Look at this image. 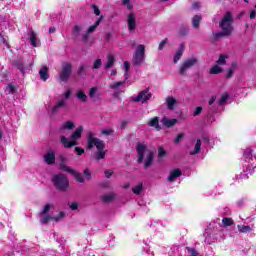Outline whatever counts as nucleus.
I'll list each match as a JSON object with an SVG mask.
<instances>
[{
  "label": "nucleus",
  "instance_id": "nucleus-1",
  "mask_svg": "<svg viewBox=\"0 0 256 256\" xmlns=\"http://www.w3.org/2000/svg\"><path fill=\"white\" fill-rule=\"evenodd\" d=\"M87 143H88V149H93V147H96L97 152L95 154L96 161H101V159H105V155L107 154V151H105V142L97 137H95V134L91 131L87 133Z\"/></svg>",
  "mask_w": 256,
  "mask_h": 256
},
{
  "label": "nucleus",
  "instance_id": "nucleus-2",
  "mask_svg": "<svg viewBox=\"0 0 256 256\" xmlns=\"http://www.w3.org/2000/svg\"><path fill=\"white\" fill-rule=\"evenodd\" d=\"M244 161L246 169L240 174V178L249 179L247 174L253 173V169H256V155L253 156V149L247 148L244 151Z\"/></svg>",
  "mask_w": 256,
  "mask_h": 256
},
{
  "label": "nucleus",
  "instance_id": "nucleus-3",
  "mask_svg": "<svg viewBox=\"0 0 256 256\" xmlns=\"http://www.w3.org/2000/svg\"><path fill=\"white\" fill-rule=\"evenodd\" d=\"M136 151L138 153V163H143V159H145V153H147L146 160L144 162V169H149L153 163V152L149 151V149H147V145L145 144H138Z\"/></svg>",
  "mask_w": 256,
  "mask_h": 256
},
{
  "label": "nucleus",
  "instance_id": "nucleus-4",
  "mask_svg": "<svg viewBox=\"0 0 256 256\" xmlns=\"http://www.w3.org/2000/svg\"><path fill=\"white\" fill-rule=\"evenodd\" d=\"M82 133H83V126H79L70 136V139L65 136H61L60 141L66 149H70V147H75L77 145V141H79Z\"/></svg>",
  "mask_w": 256,
  "mask_h": 256
},
{
  "label": "nucleus",
  "instance_id": "nucleus-5",
  "mask_svg": "<svg viewBox=\"0 0 256 256\" xmlns=\"http://www.w3.org/2000/svg\"><path fill=\"white\" fill-rule=\"evenodd\" d=\"M233 14L231 12H226L225 15L222 17L219 27L224 31V33H233Z\"/></svg>",
  "mask_w": 256,
  "mask_h": 256
},
{
  "label": "nucleus",
  "instance_id": "nucleus-6",
  "mask_svg": "<svg viewBox=\"0 0 256 256\" xmlns=\"http://www.w3.org/2000/svg\"><path fill=\"white\" fill-rule=\"evenodd\" d=\"M54 186L59 191H66L69 189V178L65 174H56L52 178Z\"/></svg>",
  "mask_w": 256,
  "mask_h": 256
},
{
  "label": "nucleus",
  "instance_id": "nucleus-7",
  "mask_svg": "<svg viewBox=\"0 0 256 256\" xmlns=\"http://www.w3.org/2000/svg\"><path fill=\"white\" fill-rule=\"evenodd\" d=\"M145 63V45L139 44L132 58V65L141 67V64Z\"/></svg>",
  "mask_w": 256,
  "mask_h": 256
},
{
  "label": "nucleus",
  "instance_id": "nucleus-8",
  "mask_svg": "<svg viewBox=\"0 0 256 256\" xmlns=\"http://www.w3.org/2000/svg\"><path fill=\"white\" fill-rule=\"evenodd\" d=\"M195 65H197V58L195 57L184 60L179 67L180 75H187V70L191 69V67H195Z\"/></svg>",
  "mask_w": 256,
  "mask_h": 256
},
{
  "label": "nucleus",
  "instance_id": "nucleus-9",
  "mask_svg": "<svg viewBox=\"0 0 256 256\" xmlns=\"http://www.w3.org/2000/svg\"><path fill=\"white\" fill-rule=\"evenodd\" d=\"M71 71H72L71 63L64 62L62 64V70L59 73L60 80L63 81L64 83H67V81H69V78L71 77Z\"/></svg>",
  "mask_w": 256,
  "mask_h": 256
},
{
  "label": "nucleus",
  "instance_id": "nucleus-10",
  "mask_svg": "<svg viewBox=\"0 0 256 256\" xmlns=\"http://www.w3.org/2000/svg\"><path fill=\"white\" fill-rule=\"evenodd\" d=\"M149 99H151V93H149V90L141 91L137 96L132 97V101H134V103H147Z\"/></svg>",
  "mask_w": 256,
  "mask_h": 256
},
{
  "label": "nucleus",
  "instance_id": "nucleus-11",
  "mask_svg": "<svg viewBox=\"0 0 256 256\" xmlns=\"http://www.w3.org/2000/svg\"><path fill=\"white\" fill-rule=\"evenodd\" d=\"M65 217V213L60 212L58 216H51L48 214H40V223L43 225L49 223V221H59Z\"/></svg>",
  "mask_w": 256,
  "mask_h": 256
},
{
  "label": "nucleus",
  "instance_id": "nucleus-12",
  "mask_svg": "<svg viewBox=\"0 0 256 256\" xmlns=\"http://www.w3.org/2000/svg\"><path fill=\"white\" fill-rule=\"evenodd\" d=\"M128 30L130 32L135 31L137 29V17L133 12H131L127 17Z\"/></svg>",
  "mask_w": 256,
  "mask_h": 256
},
{
  "label": "nucleus",
  "instance_id": "nucleus-13",
  "mask_svg": "<svg viewBox=\"0 0 256 256\" xmlns=\"http://www.w3.org/2000/svg\"><path fill=\"white\" fill-rule=\"evenodd\" d=\"M58 159L60 162L59 164L60 169L62 171H66V173H69L72 168L67 166V157H65V155H60Z\"/></svg>",
  "mask_w": 256,
  "mask_h": 256
},
{
  "label": "nucleus",
  "instance_id": "nucleus-14",
  "mask_svg": "<svg viewBox=\"0 0 256 256\" xmlns=\"http://www.w3.org/2000/svg\"><path fill=\"white\" fill-rule=\"evenodd\" d=\"M44 162H46L47 165H54L55 164V151L49 150L44 155Z\"/></svg>",
  "mask_w": 256,
  "mask_h": 256
},
{
  "label": "nucleus",
  "instance_id": "nucleus-15",
  "mask_svg": "<svg viewBox=\"0 0 256 256\" xmlns=\"http://www.w3.org/2000/svg\"><path fill=\"white\" fill-rule=\"evenodd\" d=\"M148 127H153L156 131H161V125H159V117H153L148 120Z\"/></svg>",
  "mask_w": 256,
  "mask_h": 256
},
{
  "label": "nucleus",
  "instance_id": "nucleus-16",
  "mask_svg": "<svg viewBox=\"0 0 256 256\" xmlns=\"http://www.w3.org/2000/svg\"><path fill=\"white\" fill-rule=\"evenodd\" d=\"M89 97L90 99H93V101H97L99 97H101V93L99 92V87L97 86L92 87L89 91Z\"/></svg>",
  "mask_w": 256,
  "mask_h": 256
},
{
  "label": "nucleus",
  "instance_id": "nucleus-17",
  "mask_svg": "<svg viewBox=\"0 0 256 256\" xmlns=\"http://www.w3.org/2000/svg\"><path fill=\"white\" fill-rule=\"evenodd\" d=\"M29 37H30V42L32 47H39V39L37 38V33H35V31L30 30L29 31Z\"/></svg>",
  "mask_w": 256,
  "mask_h": 256
},
{
  "label": "nucleus",
  "instance_id": "nucleus-18",
  "mask_svg": "<svg viewBox=\"0 0 256 256\" xmlns=\"http://www.w3.org/2000/svg\"><path fill=\"white\" fill-rule=\"evenodd\" d=\"M67 103L65 102V100H60L58 101L54 107L51 109V113L53 115H55V113H59V111L61 110V108L66 107Z\"/></svg>",
  "mask_w": 256,
  "mask_h": 256
},
{
  "label": "nucleus",
  "instance_id": "nucleus-19",
  "mask_svg": "<svg viewBox=\"0 0 256 256\" xmlns=\"http://www.w3.org/2000/svg\"><path fill=\"white\" fill-rule=\"evenodd\" d=\"M178 177H181V170L177 168L170 171V174L168 176V181L170 183H173V181H175V179H177Z\"/></svg>",
  "mask_w": 256,
  "mask_h": 256
},
{
  "label": "nucleus",
  "instance_id": "nucleus-20",
  "mask_svg": "<svg viewBox=\"0 0 256 256\" xmlns=\"http://www.w3.org/2000/svg\"><path fill=\"white\" fill-rule=\"evenodd\" d=\"M162 124L164 125V127H174V125H177V119H169L167 118V116H164L162 118Z\"/></svg>",
  "mask_w": 256,
  "mask_h": 256
},
{
  "label": "nucleus",
  "instance_id": "nucleus-21",
  "mask_svg": "<svg viewBox=\"0 0 256 256\" xmlns=\"http://www.w3.org/2000/svg\"><path fill=\"white\" fill-rule=\"evenodd\" d=\"M175 105H177V100L174 97L169 96L166 98L167 109L173 111V109H175Z\"/></svg>",
  "mask_w": 256,
  "mask_h": 256
},
{
  "label": "nucleus",
  "instance_id": "nucleus-22",
  "mask_svg": "<svg viewBox=\"0 0 256 256\" xmlns=\"http://www.w3.org/2000/svg\"><path fill=\"white\" fill-rule=\"evenodd\" d=\"M76 99L80 101V103H87V94L83 90H78L75 94Z\"/></svg>",
  "mask_w": 256,
  "mask_h": 256
},
{
  "label": "nucleus",
  "instance_id": "nucleus-23",
  "mask_svg": "<svg viewBox=\"0 0 256 256\" xmlns=\"http://www.w3.org/2000/svg\"><path fill=\"white\" fill-rule=\"evenodd\" d=\"M39 75L42 81H47V79H49V68L43 66L39 71Z\"/></svg>",
  "mask_w": 256,
  "mask_h": 256
},
{
  "label": "nucleus",
  "instance_id": "nucleus-24",
  "mask_svg": "<svg viewBox=\"0 0 256 256\" xmlns=\"http://www.w3.org/2000/svg\"><path fill=\"white\" fill-rule=\"evenodd\" d=\"M183 51H185V44H180L179 49L176 51L174 56V63H178L179 59L183 57Z\"/></svg>",
  "mask_w": 256,
  "mask_h": 256
},
{
  "label": "nucleus",
  "instance_id": "nucleus-25",
  "mask_svg": "<svg viewBox=\"0 0 256 256\" xmlns=\"http://www.w3.org/2000/svg\"><path fill=\"white\" fill-rule=\"evenodd\" d=\"M68 173H70V175H73L78 183H85V178H83V175L75 171L73 168Z\"/></svg>",
  "mask_w": 256,
  "mask_h": 256
},
{
  "label": "nucleus",
  "instance_id": "nucleus-26",
  "mask_svg": "<svg viewBox=\"0 0 256 256\" xmlns=\"http://www.w3.org/2000/svg\"><path fill=\"white\" fill-rule=\"evenodd\" d=\"M113 65H115V56H113V54H109L107 56V62L104 63V67L106 69H111V67H113Z\"/></svg>",
  "mask_w": 256,
  "mask_h": 256
},
{
  "label": "nucleus",
  "instance_id": "nucleus-27",
  "mask_svg": "<svg viewBox=\"0 0 256 256\" xmlns=\"http://www.w3.org/2000/svg\"><path fill=\"white\" fill-rule=\"evenodd\" d=\"M65 129H68L69 131L75 129V122H73V121H67V122H65V123L60 127V131H65Z\"/></svg>",
  "mask_w": 256,
  "mask_h": 256
},
{
  "label": "nucleus",
  "instance_id": "nucleus-28",
  "mask_svg": "<svg viewBox=\"0 0 256 256\" xmlns=\"http://www.w3.org/2000/svg\"><path fill=\"white\" fill-rule=\"evenodd\" d=\"M202 19H203V17L201 15L194 16L192 18V27H194V29H199V25H200Z\"/></svg>",
  "mask_w": 256,
  "mask_h": 256
},
{
  "label": "nucleus",
  "instance_id": "nucleus-29",
  "mask_svg": "<svg viewBox=\"0 0 256 256\" xmlns=\"http://www.w3.org/2000/svg\"><path fill=\"white\" fill-rule=\"evenodd\" d=\"M222 72H223V68H221L219 64L214 65L210 69V75H219V73H222Z\"/></svg>",
  "mask_w": 256,
  "mask_h": 256
},
{
  "label": "nucleus",
  "instance_id": "nucleus-30",
  "mask_svg": "<svg viewBox=\"0 0 256 256\" xmlns=\"http://www.w3.org/2000/svg\"><path fill=\"white\" fill-rule=\"evenodd\" d=\"M201 151V140L198 139L194 146V150L190 151V155H197Z\"/></svg>",
  "mask_w": 256,
  "mask_h": 256
},
{
  "label": "nucleus",
  "instance_id": "nucleus-31",
  "mask_svg": "<svg viewBox=\"0 0 256 256\" xmlns=\"http://www.w3.org/2000/svg\"><path fill=\"white\" fill-rule=\"evenodd\" d=\"M132 191L134 195H141V191H143V183H138L132 188Z\"/></svg>",
  "mask_w": 256,
  "mask_h": 256
},
{
  "label": "nucleus",
  "instance_id": "nucleus-32",
  "mask_svg": "<svg viewBox=\"0 0 256 256\" xmlns=\"http://www.w3.org/2000/svg\"><path fill=\"white\" fill-rule=\"evenodd\" d=\"M115 199V194L110 193V194H105L102 196V201L104 203H111V201Z\"/></svg>",
  "mask_w": 256,
  "mask_h": 256
},
{
  "label": "nucleus",
  "instance_id": "nucleus-33",
  "mask_svg": "<svg viewBox=\"0 0 256 256\" xmlns=\"http://www.w3.org/2000/svg\"><path fill=\"white\" fill-rule=\"evenodd\" d=\"M231 35L230 33L225 32V30H222L221 32H215L213 33V37L215 39H221V37H229Z\"/></svg>",
  "mask_w": 256,
  "mask_h": 256
},
{
  "label": "nucleus",
  "instance_id": "nucleus-34",
  "mask_svg": "<svg viewBox=\"0 0 256 256\" xmlns=\"http://www.w3.org/2000/svg\"><path fill=\"white\" fill-rule=\"evenodd\" d=\"M227 99H229V94L227 92L223 93L218 100V105H225L227 103Z\"/></svg>",
  "mask_w": 256,
  "mask_h": 256
},
{
  "label": "nucleus",
  "instance_id": "nucleus-35",
  "mask_svg": "<svg viewBox=\"0 0 256 256\" xmlns=\"http://www.w3.org/2000/svg\"><path fill=\"white\" fill-rule=\"evenodd\" d=\"M238 231L240 233H249L251 231V226L238 225Z\"/></svg>",
  "mask_w": 256,
  "mask_h": 256
},
{
  "label": "nucleus",
  "instance_id": "nucleus-36",
  "mask_svg": "<svg viewBox=\"0 0 256 256\" xmlns=\"http://www.w3.org/2000/svg\"><path fill=\"white\" fill-rule=\"evenodd\" d=\"M101 23V18H99L94 25L90 26L87 30L88 33H93L97 27H99V24Z\"/></svg>",
  "mask_w": 256,
  "mask_h": 256
},
{
  "label": "nucleus",
  "instance_id": "nucleus-37",
  "mask_svg": "<svg viewBox=\"0 0 256 256\" xmlns=\"http://www.w3.org/2000/svg\"><path fill=\"white\" fill-rule=\"evenodd\" d=\"M131 67V64L129 63V61H125L123 64V69H124V77L125 79H127V74L129 73V69Z\"/></svg>",
  "mask_w": 256,
  "mask_h": 256
},
{
  "label": "nucleus",
  "instance_id": "nucleus-38",
  "mask_svg": "<svg viewBox=\"0 0 256 256\" xmlns=\"http://www.w3.org/2000/svg\"><path fill=\"white\" fill-rule=\"evenodd\" d=\"M6 93H8V95H13V93H15V85L13 84H8L6 86V89H5Z\"/></svg>",
  "mask_w": 256,
  "mask_h": 256
},
{
  "label": "nucleus",
  "instance_id": "nucleus-39",
  "mask_svg": "<svg viewBox=\"0 0 256 256\" xmlns=\"http://www.w3.org/2000/svg\"><path fill=\"white\" fill-rule=\"evenodd\" d=\"M222 223L224 227H231L233 224V219L232 218H223Z\"/></svg>",
  "mask_w": 256,
  "mask_h": 256
},
{
  "label": "nucleus",
  "instance_id": "nucleus-40",
  "mask_svg": "<svg viewBox=\"0 0 256 256\" xmlns=\"http://www.w3.org/2000/svg\"><path fill=\"white\" fill-rule=\"evenodd\" d=\"M226 59V55H220L219 59L217 60V65H225V63H227Z\"/></svg>",
  "mask_w": 256,
  "mask_h": 256
},
{
  "label": "nucleus",
  "instance_id": "nucleus-41",
  "mask_svg": "<svg viewBox=\"0 0 256 256\" xmlns=\"http://www.w3.org/2000/svg\"><path fill=\"white\" fill-rule=\"evenodd\" d=\"M53 207V205L51 204H46L42 210V212L40 213V215H46L47 213H49V211L51 210V208Z\"/></svg>",
  "mask_w": 256,
  "mask_h": 256
},
{
  "label": "nucleus",
  "instance_id": "nucleus-42",
  "mask_svg": "<svg viewBox=\"0 0 256 256\" xmlns=\"http://www.w3.org/2000/svg\"><path fill=\"white\" fill-rule=\"evenodd\" d=\"M101 65H103V61H101V59H96L94 61L93 69H101Z\"/></svg>",
  "mask_w": 256,
  "mask_h": 256
},
{
  "label": "nucleus",
  "instance_id": "nucleus-43",
  "mask_svg": "<svg viewBox=\"0 0 256 256\" xmlns=\"http://www.w3.org/2000/svg\"><path fill=\"white\" fill-rule=\"evenodd\" d=\"M168 41H169L168 39L162 40L158 46V51H163V49H165V45H167Z\"/></svg>",
  "mask_w": 256,
  "mask_h": 256
},
{
  "label": "nucleus",
  "instance_id": "nucleus-44",
  "mask_svg": "<svg viewBox=\"0 0 256 256\" xmlns=\"http://www.w3.org/2000/svg\"><path fill=\"white\" fill-rule=\"evenodd\" d=\"M125 82L123 81H119V82H115L114 84L110 85V89H117L118 87H121V85H124Z\"/></svg>",
  "mask_w": 256,
  "mask_h": 256
},
{
  "label": "nucleus",
  "instance_id": "nucleus-45",
  "mask_svg": "<svg viewBox=\"0 0 256 256\" xmlns=\"http://www.w3.org/2000/svg\"><path fill=\"white\" fill-rule=\"evenodd\" d=\"M122 4L124 5V7H127V9L129 10L133 9V5H131V0H123Z\"/></svg>",
  "mask_w": 256,
  "mask_h": 256
},
{
  "label": "nucleus",
  "instance_id": "nucleus-46",
  "mask_svg": "<svg viewBox=\"0 0 256 256\" xmlns=\"http://www.w3.org/2000/svg\"><path fill=\"white\" fill-rule=\"evenodd\" d=\"M83 173H84V176H85V180L86 181H91V171H89V169H85Z\"/></svg>",
  "mask_w": 256,
  "mask_h": 256
},
{
  "label": "nucleus",
  "instance_id": "nucleus-47",
  "mask_svg": "<svg viewBox=\"0 0 256 256\" xmlns=\"http://www.w3.org/2000/svg\"><path fill=\"white\" fill-rule=\"evenodd\" d=\"M165 155H167V152L163 148L158 149V157L163 158Z\"/></svg>",
  "mask_w": 256,
  "mask_h": 256
},
{
  "label": "nucleus",
  "instance_id": "nucleus-48",
  "mask_svg": "<svg viewBox=\"0 0 256 256\" xmlns=\"http://www.w3.org/2000/svg\"><path fill=\"white\" fill-rule=\"evenodd\" d=\"M18 69L21 71L23 75H25V73H29V71H27V68H25L23 64H18Z\"/></svg>",
  "mask_w": 256,
  "mask_h": 256
},
{
  "label": "nucleus",
  "instance_id": "nucleus-49",
  "mask_svg": "<svg viewBox=\"0 0 256 256\" xmlns=\"http://www.w3.org/2000/svg\"><path fill=\"white\" fill-rule=\"evenodd\" d=\"M70 209H71L72 211H77V209H79V203H77V202L71 203V204H70Z\"/></svg>",
  "mask_w": 256,
  "mask_h": 256
},
{
  "label": "nucleus",
  "instance_id": "nucleus-50",
  "mask_svg": "<svg viewBox=\"0 0 256 256\" xmlns=\"http://www.w3.org/2000/svg\"><path fill=\"white\" fill-rule=\"evenodd\" d=\"M102 135H106V136L113 135V131L111 129H103Z\"/></svg>",
  "mask_w": 256,
  "mask_h": 256
},
{
  "label": "nucleus",
  "instance_id": "nucleus-51",
  "mask_svg": "<svg viewBox=\"0 0 256 256\" xmlns=\"http://www.w3.org/2000/svg\"><path fill=\"white\" fill-rule=\"evenodd\" d=\"M201 111H203V108L201 106H198L194 111V117H197V115H201Z\"/></svg>",
  "mask_w": 256,
  "mask_h": 256
},
{
  "label": "nucleus",
  "instance_id": "nucleus-52",
  "mask_svg": "<svg viewBox=\"0 0 256 256\" xmlns=\"http://www.w3.org/2000/svg\"><path fill=\"white\" fill-rule=\"evenodd\" d=\"M89 35H91L89 32H86L82 35V41H84V43H87V41H89Z\"/></svg>",
  "mask_w": 256,
  "mask_h": 256
},
{
  "label": "nucleus",
  "instance_id": "nucleus-53",
  "mask_svg": "<svg viewBox=\"0 0 256 256\" xmlns=\"http://www.w3.org/2000/svg\"><path fill=\"white\" fill-rule=\"evenodd\" d=\"M183 137H185V135L183 133L178 134L174 140V143H179V141H181V139H183Z\"/></svg>",
  "mask_w": 256,
  "mask_h": 256
},
{
  "label": "nucleus",
  "instance_id": "nucleus-54",
  "mask_svg": "<svg viewBox=\"0 0 256 256\" xmlns=\"http://www.w3.org/2000/svg\"><path fill=\"white\" fill-rule=\"evenodd\" d=\"M75 152L77 153V155H83V153H85V150L83 148L76 147Z\"/></svg>",
  "mask_w": 256,
  "mask_h": 256
},
{
  "label": "nucleus",
  "instance_id": "nucleus-55",
  "mask_svg": "<svg viewBox=\"0 0 256 256\" xmlns=\"http://www.w3.org/2000/svg\"><path fill=\"white\" fill-rule=\"evenodd\" d=\"M63 97L64 99H69V97H71V90L68 89L67 91H65Z\"/></svg>",
  "mask_w": 256,
  "mask_h": 256
},
{
  "label": "nucleus",
  "instance_id": "nucleus-56",
  "mask_svg": "<svg viewBox=\"0 0 256 256\" xmlns=\"http://www.w3.org/2000/svg\"><path fill=\"white\" fill-rule=\"evenodd\" d=\"M73 31L75 35H79V33H81V26H75Z\"/></svg>",
  "mask_w": 256,
  "mask_h": 256
},
{
  "label": "nucleus",
  "instance_id": "nucleus-57",
  "mask_svg": "<svg viewBox=\"0 0 256 256\" xmlns=\"http://www.w3.org/2000/svg\"><path fill=\"white\" fill-rule=\"evenodd\" d=\"M234 71H235V68H230V69L228 70V73H227L226 77H227L228 79L231 78Z\"/></svg>",
  "mask_w": 256,
  "mask_h": 256
},
{
  "label": "nucleus",
  "instance_id": "nucleus-58",
  "mask_svg": "<svg viewBox=\"0 0 256 256\" xmlns=\"http://www.w3.org/2000/svg\"><path fill=\"white\" fill-rule=\"evenodd\" d=\"M93 10H94V13L96 14V15H101V11L99 10V8L97 7V6H93Z\"/></svg>",
  "mask_w": 256,
  "mask_h": 256
},
{
  "label": "nucleus",
  "instance_id": "nucleus-59",
  "mask_svg": "<svg viewBox=\"0 0 256 256\" xmlns=\"http://www.w3.org/2000/svg\"><path fill=\"white\" fill-rule=\"evenodd\" d=\"M111 175H113V171H111V170L105 171V177L107 179H109V177H111Z\"/></svg>",
  "mask_w": 256,
  "mask_h": 256
},
{
  "label": "nucleus",
  "instance_id": "nucleus-60",
  "mask_svg": "<svg viewBox=\"0 0 256 256\" xmlns=\"http://www.w3.org/2000/svg\"><path fill=\"white\" fill-rule=\"evenodd\" d=\"M255 17H256V12H255V10H252L250 12V19H255Z\"/></svg>",
  "mask_w": 256,
  "mask_h": 256
},
{
  "label": "nucleus",
  "instance_id": "nucleus-61",
  "mask_svg": "<svg viewBox=\"0 0 256 256\" xmlns=\"http://www.w3.org/2000/svg\"><path fill=\"white\" fill-rule=\"evenodd\" d=\"M83 71H85V66H80L78 69V75H81V73H83Z\"/></svg>",
  "mask_w": 256,
  "mask_h": 256
},
{
  "label": "nucleus",
  "instance_id": "nucleus-62",
  "mask_svg": "<svg viewBox=\"0 0 256 256\" xmlns=\"http://www.w3.org/2000/svg\"><path fill=\"white\" fill-rule=\"evenodd\" d=\"M192 7H193V9H199V3L194 2V3L192 4Z\"/></svg>",
  "mask_w": 256,
  "mask_h": 256
},
{
  "label": "nucleus",
  "instance_id": "nucleus-63",
  "mask_svg": "<svg viewBox=\"0 0 256 256\" xmlns=\"http://www.w3.org/2000/svg\"><path fill=\"white\" fill-rule=\"evenodd\" d=\"M208 103L209 105H213V103H215V97H212Z\"/></svg>",
  "mask_w": 256,
  "mask_h": 256
},
{
  "label": "nucleus",
  "instance_id": "nucleus-64",
  "mask_svg": "<svg viewBox=\"0 0 256 256\" xmlns=\"http://www.w3.org/2000/svg\"><path fill=\"white\" fill-rule=\"evenodd\" d=\"M49 33H55V27L49 28Z\"/></svg>",
  "mask_w": 256,
  "mask_h": 256
}]
</instances>
